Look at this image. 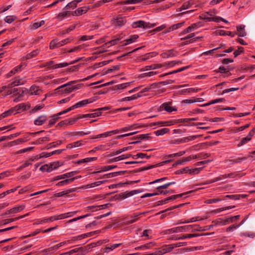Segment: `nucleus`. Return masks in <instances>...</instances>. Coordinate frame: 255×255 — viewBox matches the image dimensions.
Here are the masks:
<instances>
[{
	"label": "nucleus",
	"instance_id": "b1692460",
	"mask_svg": "<svg viewBox=\"0 0 255 255\" xmlns=\"http://www.w3.org/2000/svg\"><path fill=\"white\" fill-rule=\"evenodd\" d=\"M24 208H25V206H24V205L15 207L8 210V214L16 213L22 211V210H23L24 209Z\"/></svg>",
	"mask_w": 255,
	"mask_h": 255
},
{
	"label": "nucleus",
	"instance_id": "473e14b6",
	"mask_svg": "<svg viewBox=\"0 0 255 255\" xmlns=\"http://www.w3.org/2000/svg\"><path fill=\"white\" fill-rule=\"evenodd\" d=\"M176 52L173 50H170L163 53L164 58H170L176 56Z\"/></svg>",
	"mask_w": 255,
	"mask_h": 255
},
{
	"label": "nucleus",
	"instance_id": "9b49d317",
	"mask_svg": "<svg viewBox=\"0 0 255 255\" xmlns=\"http://www.w3.org/2000/svg\"><path fill=\"white\" fill-rule=\"evenodd\" d=\"M200 236V235L197 234H188V235H182L180 237H176L175 238L172 237V240H184V239H189V238H191L197 237Z\"/></svg>",
	"mask_w": 255,
	"mask_h": 255
},
{
	"label": "nucleus",
	"instance_id": "2f4dec72",
	"mask_svg": "<svg viewBox=\"0 0 255 255\" xmlns=\"http://www.w3.org/2000/svg\"><path fill=\"white\" fill-rule=\"evenodd\" d=\"M169 130H169V128H161V129H160L159 130H157L155 131H154V133L157 136L163 135L164 134L168 132L169 131Z\"/></svg>",
	"mask_w": 255,
	"mask_h": 255
},
{
	"label": "nucleus",
	"instance_id": "1a4fd4ad",
	"mask_svg": "<svg viewBox=\"0 0 255 255\" xmlns=\"http://www.w3.org/2000/svg\"><path fill=\"white\" fill-rule=\"evenodd\" d=\"M81 59V58H79L75 60L72 61V62H70L69 63H66V62H64V63H61L58 64H55V65H53L52 68V69H56V68H58L65 67L68 66L69 65L74 64V63H76L77 62L79 61Z\"/></svg>",
	"mask_w": 255,
	"mask_h": 255
},
{
	"label": "nucleus",
	"instance_id": "49530a36",
	"mask_svg": "<svg viewBox=\"0 0 255 255\" xmlns=\"http://www.w3.org/2000/svg\"><path fill=\"white\" fill-rule=\"evenodd\" d=\"M30 91L31 92V95H33V94L38 95L39 89L38 87L33 85L30 87Z\"/></svg>",
	"mask_w": 255,
	"mask_h": 255
},
{
	"label": "nucleus",
	"instance_id": "f3484780",
	"mask_svg": "<svg viewBox=\"0 0 255 255\" xmlns=\"http://www.w3.org/2000/svg\"><path fill=\"white\" fill-rule=\"evenodd\" d=\"M138 37L137 35H132L130 38L127 39L126 41H123L121 42L122 46L127 45L135 41V40Z\"/></svg>",
	"mask_w": 255,
	"mask_h": 255
},
{
	"label": "nucleus",
	"instance_id": "de8ad7c7",
	"mask_svg": "<svg viewBox=\"0 0 255 255\" xmlns=\"http://www.w3.org/2000/svg\"><path fill=\"white\" fill-rule=\"evenodd\" d=\"M148 138V134H140L139 135H137L136 136H134L132 139H136L139 140V142L140 140H144L145 139H147Z\"/></svg>",
	"mask_w": 255,
	"mask_h": 255
},
{
	"label": "nucleus",
	"instance_id": "f8f14e48",
	"mask_svg": "<svg viewBox=\"0 0 255 255\" xmlns=\"http://www.w3.org/2000/svg\"><path fill=\"white\" fill-rule=\"evenodd\" d=\"M160 110H164L167 112H172V111H176V109L171 107L169 105V103H165L162 104L160 107Z\"/></svg>",
	"mask_w": 255,
	"mask_h": 255
},
{
	"label": "nucleus",
	"instance_id": "423d86ee",
	"mask_svg": "<svg viewBox=\"0 0 255 255\" xmlns=\"http://www.w3.org/2000/svg\"><path fill=\"white\" fill-rule=\"evenodd\" d=\"M94 101V99H86L84 100L83 101H80L78 103H77L76 104L72 106V108H73V109L75 108H78L80 107H84L87 105L88 104L92 103Z\"/></svg>",
	"mask_w": 255,
	"mask_h": 255
},
{
	"label": "nucleus",
	"instance_id": "c03bdc74",
	"mask_svg": "<svg viewBox=\"0 0 255 255\" xmlns=\"http://www.w3.org/2000/svg\"><path fill=\"white\" fill-rule=\"evenodd\" d=\"M213 222L215 223L216 225H219L224 226V225H226L228 224V222H227L226 219L223 220L222 219H219L215 221H213Z\"/></svg>",
	"mask_w": 255,
	"mask_h": 255
},
{
	"label": "nucleus",
	"instance_id": "09e8293b",
	"mask_svg": "<svg viewBox=\"0 0 255 255\" xmlns=\"http://www.w3.org/2000/svg\"><path fill=\"white\" fill-rule=\"evenodd\" d=\"M52 119L49 121V126H52L54 125L57 121L60 118L56 114L52 116Z\"/></svg>",
	"mask_w": 255,
	"mask_h": 255
},
{
	"label": "nucleus",
	"instance_id": "052dcab7",
	"mask_svg": "<svg viewBox=\"0 0 255 255\" xmlns=\"http://www.w3.org/2000/svg\"><path fill=\"white\" fill-rule=\"evenodd\" d=\"M54 61H50L48 62H46L44 64H43L40 66V67H48V69H52V66L54 65Z\"/></svg>",
	"mask_w": 255,
	"mask_h": 255
},
{
	"label": "nucleus",
	"instance_id": "774afa93",
	"mask_svg": "<svg viewBox=\"0 0 255 255\" xmlns=\"http://www.w3.org/2000/svg\"><path fill=\"white\" fill-rule=\"evenodd\" d=\"M75 27H76V25L75 24L71 25L68 28H67V29L63 30L61 32V34L62 35H63V34H65L66 33H68L69 32H70L71 31L74 30L75 28Z\"/></svg>",
	"mask_w": 255,
	"mask_h": 255
},
{
	"label": "nucleus",
	"instance_id": "f257e3e1",
	"mask_svg": "<svg viewBox=\"0 0 255 255\" xmlns=\"http://www.w3.org/2000/svg\"><path fill=\"white\" fill-rule=\"evenodd\" d=\"M200 227H199L197 225H187L184 226H180L176 228H171L168 229L167 232L169 234L173 233H179L183 232H190L194 231H199Z\"/></svg>",
	"mask_w": 255,
	"mask_h": 255
},
{
	"label": "nucleus",
	"instance_id": "6ab92c4d",
	"mask_svg": "<svg viewBox=\"0 0 255 255\" xmlns=\"http://www.w3.org/2000/svg\"><path fill=\"white\" fill-rule=\"evenodd\" d=\"M198 24L197 23H194L191 26L188 27L186 29H184L181 33L182 34L184 35L187 33L190 32L195 30L198 27Z\"/></svg>",
	"mask_w": 255,
	"mask_h": 255
},
{
	"label": "nucleus",
	"instance_id": "603ef678",
	"mask_svg": "<svg viewBox=\"0 0 255 255\" xmlns=\"http://www.w3.org/2000/svg\"><path fill=\"white\" fill-rule=\"evenodd\" d=\"M129 84H130V83H126L117 85L115 86L114 89L115 90L123 89H125L126 87H127L128 86Z\"/></svg>",
	"mask_w": 255,
	"mask_h": 255
},
{
	"label": "nucleus",
	"instance_id": "2eb2a0df",
	"mask_svg": "<svg viewBox=\"0 0 255 255\" xmlns=\"http://www.w3.org/2000/svg\"><path fill=\"white\" fill-rule=\"evenodd\" d=\"M47 120V117L45 115L38 117L34 122L35 125L40 126L43 125Z\"/></svg>",
	"mask_w": 255,
	"mask_h": 255
},
{
	"label": "nucleus",
	"instance_id": "9d476101",
	"mask_svg": "<svg viewBox=\"0 0 255 255\" xmlns=\"http://www.w3.org/2000/svg\"><path fill=\"white\" fill-rule=\"evenodd\" d=\"M81 177V176H77V177H73V178H69V179H65L64 180H62V181H59V182H58L56 184V186H63V185H66V184H70V183H71L72 182H73L75 179L78 178H80Z\"/></svg>",
	"mask_w": 255,
	"mask_h": 255
},
{
	"label": "nucleus",
	"instance_id": "bf43d9fd",
	"mask_svg": "<svg viewBox=\"0 0 255 255\" xmlns=\"http://www.w3.org/2000/svg\"><path fill=\"white\" fill-rule=\"evenodd\" d=\"M12 92L14 95H20V96H22L23 93V91L21 90L20 88H14L12 89Z\"/></svg>",
	"mask_w": 255,
	"mask_h": 255
},
{
	"label": "nucleus",
	"instance_id": "f03ea898",
	"mask_svg": "<svg viewBox=\"0 0 255 255\" xmlns=\"http://www.w3.org/2000/svg\"><path fill=\"white\" fill-rule=\"evenodd\" d=\"M75 83V81L70 82L60 86L55 89V90L57 91L58 93H60L61 94L71 93L79 88L78 85L71 86V84Z\"/></svg>",
	"mask_w": 255,
	"mask_h": 255
},
{
	"label": "nucleus",
	"instance_id": "c85d7f7f",
	"mask_svg": "<svg viewBox=\"0 0 255 255\" xmlns=\"http://www.w3.org/2000/svg\"><path fill=\"white\" fill-rule=\"evenodd\" d=\"M87 11L86 7H80L77 9L76 10L72 12L73 15H80L82 13H85Z\"/></svg>",
	"mask_w": 255,
	"mask_h": 255
},
{
	"label": "nucleus",
	"instance_id": "ddd939ff",
	"mask_svg": "<svg viewBox=\"0 0 255 255\" xmlns=\"http://www.w3.org/2000/svg\"><path fill=\"white\" fill-rule=\"evenodd\" d=\"M76 121V120L72 119V120H65L59 122L56 126L57 128H61L65 126H67L68 124L72 125Z\"/></svg>",
	"mask_w": 255,
	"mask_h": 255
},
{
	"label": "nucleus",
	"instance_id": "5fc2aeb1",
	"mask_svg": "<svg viewBox=\"0 0 255 255\" xmlns=\"http://www.w3.org/2000/svg\"><path fill=\"white\" fill-rule=\"evenodd\" d=\"M203 167H199V168H195L194 169H189V173L190 174H198L201 170H202Z\"/></svg>",
	"mask_w": 255,
	"mask_h": 255
},
{
	"label": "nucleus",
	"instance_id": "20e7f679",
	"mask_svg": "<svg viewBox=\"0 0 255 255\" xmlns=\"http://www.w3.org/2000/svg\"><path fill=\"white\" fill-rule=\"evenodd\" d=\"M172 245H164L154 252V255H162L167 253L170 252L173 249Z\"/></svg>",
	"mask_w": 255,
	"mask_h": 255
},
{
	"label": "nucleus",
	"instance_id": "7ed1b4c3",
	"mask_svg": "<svg viewBox=\"0 0 255 255\" xmlns=\"http://www.w3.org/2000/svg\"><path fill=\"white\" fill-rule=\"evenodd\" d=\"M121 39V37L120 36L113 39L111 40L110 42L106 43L103 44L102 46L99 47H97V58H99L100 56H98V54L106 51V49L109 47L111 45H114L117 43V42L120 41Z\"/></svg>",
	"mask_w": 255,
	"mask_h": 255
},
{
	"label": "nucleus",
	"instance_id": "f704fd0d",
	"mask_svg": "<svg viewBox=\"0 0 255 255\" xmlns=\"http://www.w3.org/2000/svg\"><path fill=\"white\" fill-rule=\"evenodd\" d=\"M72 13L70 11H64L60 12L57 16V18L59 20L63 19L65 17L67 16H70Z\"/></svg>",
	"mask_w": 255,
	"mask_h": 255
},
{
	"label": "nucleus",
	"instance_id": "a19ab883",
	"mask_svg": "<svg viewBox=\"0 0 255 255\" xmlns=\"http://www.w3.org/2000/svg\"><path fill=\"white\" fill-rule=\"evenodd\" d=\"M143 0H125L122 2V3L125 4H134L139 3Z\"/></svg>",
	"mask_w": 255,
	"mask_h": 255
},
{
	"label": "nucleus",
	"instance_id": "ea45409f",
	"mask_svg": "<svg viewBox=\"0 0 255 255\" xmlns=\"http://www.w3.org/2000/svg\"><path fill=\"white\" fill-rule=\"evenodd\" d=\"M78 1H72L68 3L66 6L64 7L65 9H69L70 8L73 9L77 6Z\"/></svg>",
	"mask_w": 255,
	"mask_h": 255
},
{
	"label": "nucleus",
	"instance_id": "3c124183",
	"mask_svg": "<svg viewBox=\"0 0 255 255\" xmlns=\"http://www.w3.org/2000/svg\"><path fill=\"white\" fill-rule=\"evenodd\" d=\"M16 16L14 15L7 16L4 18V21L7 23H11L16 19Z\"/></svg>",
	"mask_w": 255,
	"mask_h": 255
},
{
	"label": "nucleus",
	"instance_id": "7c9ffc66",
	"mask_svg": "<svg viewBox=\"0 0 255 255\" xmlns=\"http://www.w3.org/2000/svg\"><path fill=\"white\" fill-rule=\"evenodd\" d=\"M247 157H238L236 159L230 160L229 161V162L230 164H235V163H239L241 162L246 160L247 159Z\"/></svg>",
	"mask_w": 255,
	"mask_h": 255
},
{
	"label": "nucleus",
	"instance_id": "338daca9",
	"mask_svg": "<svg viewBox=\"0 0 255 255\" xmlns=\"http://www.w3.org/2000/svg\"><path fill=\"white\" fill-rule=\"evenodd\" d=\"M240 218V215H237L235 216H232L226 219L228 223H232L234 222V221L236 220H238Z\"/></svg>",
	"mask_w": 255,
	"mask_h": 255
},
{
	"label": "nucleus",
	"instance_id": "79ce46f5",
	"mask_svg": "<svg viewBox=\"0 0 255 255\" xmlns=\"http://www.w3.org/2000/svg\"><path fill=\"white\" fill-rule=\"evenodd\" d=\"M50 138L48 137H44L41 138H39L37 140H36L35 141L33 142L32 144H41L43 142L45 141H49Z\"/></svg>",
	"mask_w": 255,
	"mask_h": 255
},
{
	"label": "nucleus",
	"instance_id": "5701e85b",
	"mask_svg": "<svg viewBox=\"0 0 255 255\" xmlns=\"http://www.w3.org/2000/svg\"><path fill=\"white\" fill-rule=\"evenodd\" d=\"M175 122L172 121H164V122H155L151 124V126H156V125H161L163 126H171L174 124Z\"/></svg>",
	"mask_w": 255,
	"mask_h": 255
},
{
	"label": "nucleus",
	"instance_id": "864d4df0",
	"mask_svg": "<svg viewBox=\"0 0 255 255\" xmlns=\"http://www.w3.org/2000/svg\"><path fill=\"white\" fill-rule=\"evenodd\" d=\"M55 251V249L53 246V247H50V248H47V249L42 250L41 251V253H42L45 255H48L49 254H51V253H54Z\"/></svg>",
	"mask_w": 255,
	"mask_h": 255
},
{
	"label": "nucleus",
	"instance_id": "dca6fc26",
	"mask_svg": "<svg viewBox=\"0 0 255 255\" xmlns=\"http://www.w3.org/2000/svg\"><path fill=\"white\" fill-rule=\"evenodd\" d=\"M111 84L110 82L106 83L102 85H97V95H101L105 94L107 92V90L106 89L104 88L103 89H101V88H102L103 86H105L106 85H109Z\"/></svg>",
	"mask_w": 255,
	"mask_h": 255
},
{
	"label": "nucleus",
	"instance_id": "e2e57ef3",
	"mask_svg": "<svg viewBox=\"0 0 255 255\" xmlns=\"http://www.w3.org/2000/svg\"><path fill=\"white\" fill-rule=\"evenodd\" d=\"M240 195H226L224 197V200H226L227 198H229L233 200L239 199Z\"/></svg>",
	"mask_w": 255,
	"mask_h": 255
},
{
	"label": "nucleus",
	"instance_id": "4468645a",
	"mask_svg": "<svg viewBox=\"0 0 255 255\" xmlns=\"http://www.w3.org/2000/svg\"><path fill=\"white\" fill-rule=\"evenodd\" d=\"M126 22V21L124 18L119 16L114 20L113 23L115 26L120 27L123 25Z\"/></svg>",
	"mask_w": 255,
	"mask_h": 255
},
{
	"label": "nucleus",
	"instance_id": "393cba45",
	"mask_svg": "<svg viewBox=\"0 0 255 255\" xmlns=\"http://www.w3.org/2000/svg\"><path fill=\"white\" fill-rule=\"evenodd\" d=\"M245 25H239L237 26L238 35L241 37H244L246 35V32L245 31Z\"/></svg>",
	"mask_w": 255,
	"mask_h": 255
},
{
	"label": "nucleus",
	"instance_id": "8fccbe9b",
	"mask_svg": "<svg viewBox=\"0 0 255 255\" xmlns=\"http://www.w3.org/2000/svg\"><path fill=\"white\" fill-rule=\"evenodd\" d=\"M95 233V232H90V233H89L86 234H83L80 236L74 237V240H81V239H84L86 237H90L92 234H94Z\"/></svg>",
	"mask_w": 255,
	"mask_h": 255
},
{
	"label": "nucleus",
	"instance_id": "6e6552de",
	"mask_svg": "<svg viewBox=\"0 0 255 255\" xmlns=\"http://www.w3.org/2000/svg\"><path fill=\"white\" fill-rule=\"evenodd\" d=\"M200 135H192L188 137H184L181 139H178L176 141L177 143H181L187 142L190 140H193L197 138L198 137L200 136Z\"/></svg>",
	"mask_w": 255,
	"mask_h": 255
},
{
	"label": "nucleus",
	"instance_id": "a18cd8bd",
	"mask_svg": "<svg viewBox=\"0 0 255 255\" xmlns=\"http://www.w3.org/2000/svg\"><path fill=\"white\" fill-rule=\"evenodd\" d=\"M108 109L109 108L106 107L97 109V117L104 116V115H103V112Z\"/></svg>",
	"mask_w": 255,
	"mask_h": 255
},
{
	"label": "nucleus",
	"instance_id": "0eeeda50",
	"mask_svg": "<svg viewBox=\"0 0 255 255\" xmlns=\"http://www.w3.org/2000/svg\"><path fill=\"white\" fill-rule=\"evenodd\" d=\"M77 173V171H72L70 172L65 173L63 175H58L55 177L53 178V181L58 180L60 179H64L65 178H70L73 176Z\"/></svg>",
	"mask_w": 255,
	"mask_h": 255
},
{
	"label": "nucleus",
	"instance_id": "412c9836",
	"mask_svg": "<svg viewBox=\"0 0 255 255\" xmlns=\"http://www.w3.org/2000/svg\"><path fill=\"white\" fill-rule=\"evenodd\" d=\"M30 108V106L26 105L24 103H21L20 104L15 107H13V109H14V111H17L20 110H22L23 111H25L26 110H28Z\"/></svg>",
	"mask_w": 255,
	"mask_h": 255
},
{
	"label": "nucleus",
	"instance_id": "58836bf2",
	"mask_svg": "<svg viewBox=\"0 0 255 255\" xmlns=\"http://www.w3.org/2000/svg\"><path fill=\"white\" fill-rule=\"evenodd\" d=\"M40 170L42 172H50L53 170V167H51L50 164H44L40 167Z\"/></svg>",
	"mask_w": 255,
	"mask_h": 255
},
{
	"label": "nucleus",
	"instance_id": "72a5a7b5",
	"mask_svg": "<svg viewBox=\"0 0 255 255\" xmlns=\"http://www.w3.org/2000/svg\"><path fill=\"white\" fill-rule=\"evenodd\" d=\"M143 24H144V21L138 20V21L133 22L132 24V26L134 28H144Z\"/></svg>",
	"mask_w": 255,
	"mask_h": 255
},
{
	"label": "nucleus",
	"instance_id": "e433bc0d",
	"mask_svg": "<svg viewBox=\"0 0 255 255\" xmlns=\"http://www.w3.org/2000/svg\"><path fill=\"white\" fill-rule=\"evenodd\" d=\"M217 33L220 35H222V36L229 35L231 37H234L235 35V34L232 33V32L226 31L223 30H220L217 31Z\"/></svg>",
	"mask_w": 255,
	"mask_h": 255
},
{
	"label": "nucleus",
	"instance_id": "bb28decb",
	"mask_svg": "<svg viewBox=\"0 0 255 255\" xmlns=\"http://www.w3.org/2000/svg\"><path fill=\"white\" fill-rule=\"evenodd\" d=\"M131 148V146H128V147H124V148H123L122 149H119L118 150H117L116 151L113 152L111 154H109L108 155V156L112 157L113 156H114V155H118L119 154L121 153L122 152H123L124 151H127V150H129V149H130Z\"/></svg>",
	"mask_w": 255,
	"mask_h": 255
},
{
	"label": "nucleus",
	"instance_id": "c9c22d12",
	"mask_svg": "<svg viewBox=\"0 0 255 255\" xmlns=\"http://www.w3.org/2000/svg\"><path fill=\"white\" fill-rule=\"evenodd\" d=\"M130 156H131V154H127V155L123 154V155H122L121 156H119L118 157H115V158L112 159L111 161V162H116V161H120L121 160L127 159V158H128L129 157H130Z\"/></svg>",
	"mask_w": 255,
	"mask_h": 255
},
{
	"label": "nucleus",
	"instance_id": "69168bd1",
	"mask_svg": "<svg viewBox=\"0 0 255 255\" xmlns=\"http://www.w3.org/2000/svg\"><path fill=\"white\" fill-rule=\"evenodd\" d=\"M45 22L44 20H41L40 22H35L33 24L32 27L33 28L35 29L43 25L44 24Z\"/></svg>",
	"mask_w": 255,
	"mask_h": 255
},
{
	"label": "nucleus",
	"instance_id": "4c0bfd02",
	"mask_svg": "<svg viewBox=\"0 0 255 255\" xmlns=\"http://www.w3.org/2000/svg\"><path fill=\"white\" fill-rule=\"evenodd\" d=\"M85 248L84 247H80L78 248H75L74 249H72L70 251V253L71 254V255L74 253L78 254L79 253H85Z\"/></svg>",
	"mask_w": 255,
	"mask_h": 255
},
{
	"label": "nucleus",
	"instance_id": "c756f323",
	"mask_svg": "<svg viewBox=\"0 0 255 255\" xmlns=\"http://www.w3.org/2000/svg\"><path fill=\"white\" fill-rule=\"evenodd\" d=\"M14 112H15L14 109H13V108H12L8 110V111H5V112L2 113L0 115V120L2 118H5L11 115Z\"/></svg>",
	"mask_w": 255,
	"mask_h": 255
},
{
	"label": "nucleus",
	"instance_id": "a878e982",
	"mask_svg": "<svg viewBox=\"0 0 255 255\" xmlns=\"http://www.w3.org/2000/svg\"><path fill=\"white\" fill-rule=\"evenodd\" d=\"M162 67V65L161 64H154L149 66H146L144 67L143 68H142L141 71H148L151 69H156L160 68Z\"/></svg>",
	"mask_w": 255,
	"mask_h": 255
},
{
	"label": "nucleus",
	"instance_id": "cd10ccee",
	"mask_svg": "<svg viewBox=\"0 0 255 255\" xmlns=\"http://www.w3.org/2000/svg\"><path fill=\"white\" fill-rule=\"evenodd\" d=\"M75 190H76L75 188L68 189L66 191H63L60 192L59 193H56L54 194V196L56 197H61L64 195H66L68 194V193L73 192L75 191Z\"/></svg>",
	"mask_w": 255,
	"mask_h": 255
},
{
	"label": "nucleus",
	"instance_id": "13d9d810",
	"mask_svg": "<svg viewBox=\"0 0 255 255\" xmlns=\"http://www.w3.org/2000/svg\"><path fill=\"white\" fill-rule=\"evenodd\" d=\"M235 207V206H228V207H224V208H219V209H217L216 210H215L213 212L215 213H219L222 211H225L226 210H229V209H232L233 208Z\"/></svg>",
	"mask_w": 255,
	"mask_h": 255
},
{
	"label": "nucleus",
	"instance_id": "39448f33",
	"mask_svg": "<svg viewBox=\"0 0 255 255\" xmlns=\"http://www.w3.org/2000/svg\"><path fill=\"white\" fill-rule=\"evenodd\" d=\"M140 191L139 190H132L129 192H125L123 193H121L119 194H117L115 195V197L116 199H125L128 197L131 196L135 194L139 193Z\"/></svg>",
	"mask_w": 255,
	"mask_h": 255
},
{
	"label": "nucleus",
	"instance_id": "0e129e2a",
	"mask_svg": "<svg viewBox=\"0 0 255 255\" xmlns=\"http://www.w3.org/2000/svg\"><path fill=\"white\" fill-rule=\"evenodd\" d=\"M153 246H154V244L151 242V243L140 246V249L142 250L148 249L151 248Z\"/></svg>",
	"mask_w": 255,
	"mask_h": 255
},
{
	"label": "nucleus",
	"instance_id": "680f3d73",
	"mask_svg": "<svg viewBox=\"0 0 255 255\" xmlns=\"http://www.w3.org/2000/svg\"><path fill=\"white\" fill-rule=\"evenodd\" d=\"M23 83H21V82H17V78H15V80L13 82H12V83L9 84L8 86H7V88H11L13 86L21 85Z\"/></svg>",
	"mask_w": 255,
	"mask_h": 255
},
{
	"label": "nucleus",
	"instance_id": "37998d69",
	"mask_svg": "<svg viewBox=\"0 0 255 255\" xmlns=\"http://www.w3.org/2000/svg\"><path fill=\"white\" fill-rule=\"evenodd\" d=\"M111 147L110 144H101L97 146V150H105L108 149Z\"/></svg>",
	"mask_w": 255,
	"mask_h": 255
},
{
	"label": "nucleus",
	"instance_id": "4d7b16f0",
	"mask_svg": "<svg viewBox=\"0 0 255 255\" xmlns=\"http://www.w3.org/2000/svg\"><path fill=\"white\" fill-rule=\"evenodd\" d=\"M33 148H34V147H29L25 148H24V149H22L17 151V152H15L14 154H17L24 153L27 151H30L32 150Z\"/></svg>",
	"mask_w": 255,
	"mask_h": 255
},
{
	"label": "nucleus",
	"instance_id": "4be33fe9",
	"mask_svg": "<svg viewBox=\"0 0 255 255\" xmlns=\"http://www.w3.org/2000/svg\"><path fill=\"white\" fill-rule=\"evenodd\" d=\"M39 50L37 49L33 50L31 52L27 54L25 57H23L24 60H28L32 58L37 55L39 53Z\"/></svg>",
	"mask_w": 255,
	"mask_h": 255
},
{
	"label": "nucleus",
	"instance_id": "6e6d98bb",
	"mask_svg": "<svg viewBox=\"0 0 255 255\" xmlns=\"http://www.w3.org/2000/svg\"><path fill=\"white\" fill-rule=\"evenodd\" d=\"M145 157L147 158L149 157V156H147L146 154L143 153H139L132 156V158L134 159H137L138 158H143Z\"/></svg>",
	"mask_w": 255,
	"mask_h": 255
},
{
	"label": "nucleus",
	"instance_id": "a211bd4d",
	"mask_svg": "<svg viewBox=\"0 0 255 255\" xmlns=\"http://www.w3.org/2000/svg\"><path fill=\"white\" fill-rule=\"evenodd\" d=\"M63 45V43L61 41H58L57 40H52L49 45V48L51 49H54L55 48H58Z\"/></svg>",
	"mask_w": 255,
	"mask_h": 255
},
{
	"label": "nucleus",
	"instance_id": "aec40b11",
	"mask_svg": "<svg viewBox=\"0 0 255 255\" xmlns=\"http://www.w3.org/2000/svg\"><path fill=\"white\" fill-rule=\"evenodd\" d=\"M121 244H113V245L111 246V247H107L105 248H101L100 250L101 252H103V253H108L110 251H112L116 248L119 247L121 246Z\"/></svg>",
	"mask_w": 255,
	"mask_h": 255
}]
</instances>
